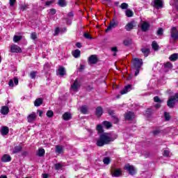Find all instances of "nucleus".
Masks as SVG:
<instances>
[{
	"mask_svg": "<svg viewBox=\"0 0 178 178\" xmlns=\"http://www.w3.org/2000/svg\"><path fill=\"white\" fill-rule=\"evenodd\" d=\"M117 137L116 135L113 136L108 133L102 134L97 140L96 145H97V147H104V145H106L112 143V141H115Z\"/></svg>",
	"mask_w": 178,
	"mask_h": 178,
	"instance_id": "f257e3e1",
	"label": "nucleus"
},
{
	"mask_svg": "<svg viewBox=\"0 0 178 178\" xmlns=\"http://www.w3.org/2000/svg\"><path fill=\"white\" fill-rule=\"evenodd\" d=\"M178 40V30L176 27H172L170 31V44H175Z\"/></svg>",
	"mask_w": 178,
	"mask_h": 178,
	"instance_id": "f03ea898",
	"label": "nucleus"
},
{
	"mask_svg": "<svg viewBox=\"0 0 178 178\" xmlns=\"http://www.w3.org/2000/svg\"><path fill=\"white\" fill-rule=\"evenodd\" d=\"M119 26V22L118 20L113 19L109 25L108 26L107 29H106V33H108V31H111L113 29H115V27H118Z\"/></svg>",
	"mask_w": 178,
	"mask_h": 178,
	"instance_id": "7ed1b4c3",
	"label": "nucleus"
},
{
	"mask_svg": "<svg viewBox=\"0 0 178 178\" xmlns=\"http://www.w3.org/2000/svg\"><path fill=\"white\" fill-rule=\"evenodd\" d=\"M152 6L155 9H162L163 8V1L162 0H154L152 2Z\"/></svg>",
	"mask_w": 178,
	"mask_h": 178,
	"instance_id": "20e7f679",
	"label": "nucleus"
},
{
	"mask_svg": "<svg viewBox=\"0 0 178 178\" xmlns=\"http://www.w3.org/2000/svg\"><path fill=\"white\" fill-rule=\"evenodd\" d=\"M124 169L125 170H127V172L129 173V175H131V176L136 175V170L134 166L130 165V164H127L124 167Z\"/></svg>",
	"mask_w": 178,
	"mask_h": 178,
	"instance_id": "39448f33",
	"label": "nucleus"
},
{
	"mask_svg": "<svg viewBox=\"0 0 178 178\" xmlns=\"http://www.w3.org/2000/svg\"><path fill=\"white\" fill-rule=\"evenodd\" d=\"M133 65L135 69H141V67L143 66V60L140 58H134Z\"/></svg>",
	"mask_w": 178,
	"mask_h": 178,
	"instance_id": "423d86ee",
	"label": "nucleus"
},
{
	"mask_svg": "<svg viewBox=\"0 0 178 178\" xmlns=\"http://www.w3.org/2000/svg\"><path fill=\"white\" fill-rule=\"evenodd\" d=\"M81 84H80V81H79V79H76L74 81V83L71 86V90L72 91H75L76 92H77V91H79V88H80L81 87Z\"/></svg>",
	"mask_w": 178,
	"mask_h": 178,
	"instance_id": "0eeeda50",
	"label": "nucleus"
},
{
	"mask_svg": "<svg viewBox=\"0 0 178 178\" xmlns=\"http://www.w3.org/2000/svg\"><path fill=\"white\" fill-rule=\"evenodd\" d=\"M98 63V58L95 55H91L88 58V63L89 65H95Z\"/></svg>",
	"mask_w": 178,
	"mask_h": 178,
	"instance_id": "6e6552de",
	"label": "nucleus"
},
{
	"mask_svg": "<svg viewBox=\"0 0 178 178\" xmlns=\"http://www.w3.org/2000/svg\"><path fill=\"white\" fill-rule=\"evenodd\" d=\"M111 175L113 177H119L122 175V170L120 169L113 168Z\"/></svg>",
	"mask_w": 178,
	"mask_h": 178,
	"instance_id": "1a4fd4ad",
	"label": "nucleus"
},
{
	"mask_svg": "<svg viewBox=\"0 0 178 178\" xmlns=\"http://www.w3.org/2000/svg\"><path fill=\"white\" fill-rule=\"evenodd\" d=\"M10 51L13 53H19L22 52V49L20 48V47L16 45V44H12L10 46Z\"/></svg>",
	"mask_w": 178,
	"mask_h": 178,
	"instance_id": "9d476101",
	"label": "nucleus"
},
{
	"mask_svg": "<svg viewBox=\"0 0 178 178\" xmlns=\"http://www.w3.org/2000/svg\"><path fill=\"white\" fill-rule=\"evenodd\" d=\"M141 30L143 32H147V30L149 29L150 25L149 23H148L147 22H143L141 24Z\"/></svg>",
	"mask_w": 178,
	"mask_h": 178,
	"instance_id": "9b49d317",
	"label": "nucleus"
},
{
	"mask_svg": "<svg viewBox=\"0 0 178 178\" xmlns=\"http://www.w3.org/2000/svg\"><path fill=\"white\" fill-rule=\"evenodd\" d=\"M35 119H37V114L35 113H32L27 117L29 123H33Z\"/></svg>",
	"mask_w": 178,
	"mask_h": 178,
	"instance_id": "f8f14e48",
	"label": "nucleus"
},
{
	"mask_svg": "<svg viewBox=\"0 0 178 178\" xmlns=\"http://www.w3.org/2000/svg\"><path fill=\"white\" fill-rule=\"evenodd\" d=\"M108 113H109V115H111L112 116L113 122L115 124L119 123V118H118V117H116V115H115V111H113L112 110H109Z\"/></svg>",
	"mask_w": 178,
	"mask_h": 178,
	"instance_id": "ddd939ff",
	"label": "nucleus"
},
{
	"mask_svg": "<svg viewBox=\"0 0 178 178\" xmlns=\"http://www.w3.org/2000/svg\"><path fill=\"white\" fill-rule=\"evenodd\" d=\"M132 87L133 86L131 85H127V86H125L124 88L120 92L121 95H123L124 94H127L129 91H131Z\"/></svg>",
	"mask_w": 178,
	"mask_h": 178,
	"instance_id": "4468645a",
	"label": "nucleus"
},
{
	"mask_svg": "<svg viewBox=\"0 0 178 178\" xmlns=\"http://www.w3.org/2000/svg\"><path fill=\"white\" fill-rule=\"evenodd\" d=\"M175 104H176V102L172 97H170L167 102V105L169 108H175Z\"/></svg>",
	"mask_w": 178,
	"mask_h": 178,
	"instance_id": "2eb2a0df",
	"label": "nucleus"
},
{
	"mask_svg": "<svg viewBox=\"0 0 178 178\" xmlns=\"http://www.w3.org/2000/svg\"><path fill=\"white\" fill-rule=\"evenodd\" d=\"M124 118L126 120H131L134 118V113L129 111L125 113Z\"/></svg>",
	"mask_w": 178,
	"mask_h": 178,
	"instance_id": "dca6fc26",
	"label": "nucleus"
},
{
	"mask_svg": "<svg viewBox=\"0 0 178 178\" xmlns=\"http://www.w3.org/2000/svg\"><path fill=\"white\" fill-rule=\"evenodd\" d=\"M2 162H10L12 161V157L8 154H4L1 158Z\"/></svg>",
	"mask_w": 178,
	"mask_h": 178,
	"instance_id": "f3484780",
	"label": "nucleus"
},
{
	"mask_svg": "<svg viewBox=\"0 0 178 178\" xmlns=\"http://www.w3.org/2000/svg\"><path fill=\"white\" fill-rule=\"evenodd\" d=\"M133 29H134V22H129L125 26V30L127 31H131Z\"/></svg>",
	"mask_w": 178,
	"mask_h": 178,
	"instance_id": "a211bd4d",
	"label": "nucleus"
},
{
	"mask_svg": "<svg viewBox=\"0 0 178 178\" xmlns=\"http://www.w3.org/2000/svg\"><path fill=\"white\" fill-rule=\"evenodd\" d=\"M1 113L2 115H8V113H9V107L7 106H2L1 109Z\"/></svg>",
	"mask_w": 178,
	"mask_h": 178,
	"instance_id": "6ab92c4d",
	"label": "nucleus"
},
{
	"mask_svg": "<svg viewBox=\"0 0 178 178\" xmlns=\"http://www.w3.org/2000/svg\"><path fill=\"white\" fill-rule=\"evenodd\" d=\"M141 52L142 54H143L145 58H147V56L149 55L150 51H149V49L143 47L141 49Z\"/></svg>",
	"mask_w": 178,
	"mask_h": 178,
	"instance_id": "aec40b11",
	"label": "nucleus"
},
{
	"mask_svg": "<svg viewBox=\"0 0 178 178\" xmlns=\"http://www.w3.org/2000/svg\"><path fill=\"white\" fill-rule=\"evenodd\" d=\"M23 149V147L22 145L15 146L13 150V154H18V152H20Z\"/></svg>",
	"mask_w": 178,
	"mask_h": 178,
	"instance_id": "412c9836",
	"label": "nucleus"
},
{
	"mask_svg": "<svg viewBox=\"0 0 178 178\" xmlns=\"http://www.w3.org/2000/svg\"><path fill=\"white\" fill-rule=\"evenodd\" d=\"M102 113H104V111L102 110V107L98 106L96 108V115L98 116V117L102 116Z\"/></svg>",
	"mask_w": 178,
	"mask_h": 178,
	"instance_id": "4be33fe9",
	"label": "nucleus"
},
{
	"mask_svg": "<svg viewBox=\"0 0 178 178\" xmlns=\"http://www.w3.org/2000/svg\"><path fill=\"white\" fill-rule=\"evenodd\" d=\"M35 106H40L42 105V98H38L34 102Z\"/></svg>",
	"mask_w": 178,
	"mask_h": 178,
	"instance_id": "5701e85b",
	"label": "nucleus"
},
{
	"mask_svg": "<svg viewBox=\"0 0 178 178\" xmlns=\"http://www.w3.org/2000/svg\"><path fill=\"white\" fill-rule=\"evenodd\" d=\"M170 60L171 62H176L178 59V54H173L169 57Z\"/></svg>",
	"mask_w": 178,
	"mask_h": 178,
	"instance_id": "b1692460",
	"label": "nucleus"
},
{
	"mask_svg": "<svg viewBox=\"0 0 178 178\" xmlns=\"http://www.w3.org/2000/svg\"><path fill=\"white\" fill-rule=\"evenodd\" d=\"M56 154H63V147L60 145L56 146Z\"/></svg>",
	"mask_w": 178,
	"mask_h": 178,
	"instance_id": "393cba45",
	"label": "nucleus"
},
{
	"mask_svg": "<svg viewBox=\"0 0 178 178\" xmlns=\"http://www.w3.org/2000/svg\"><path fill=\"white\" fill-rule=\"evenodd\" d=\"M9 133V128L8 127H3L1 128L2 136H6Z\"/></svg>",
	"mask_w": 178,
	"mask_h": 178,
	"instance_id": "a878e982",
	"label": "nucleus"
},
{
	"mask_svg": "<svg viewBox=\"0 0 178 178\" xmlns=\"http://www.w3.org/2000/svg\"><path fill=\"white\" fill-rule=\"evenodd\" d=\"M63 119H64L65 120H70V119H72V114L69 113H65L63 115Z\"/></svg>",
	"mask_w": 178,
	"mask_h": 178,
	"instance_id": "bb28decb",
	"label": "nucleus"
},
{
	"mask_svg": "<svg viewBox=\"0 0 178 178\" xmlns=\"http://www.w3.org/2000/svg\"><path fill=\"white\" fill-rule=\"evenodd\" d=\"M81 54V51L79 49H76L74 51H72V55L74 58H79Z\"/></svg>",
	"mask_w": 178,
	"mask_h": 178,
	"instance_id": "cd10ccee",
	"label": "nucleus"
},
{
	"mask_svg": "<svg viewBox=\"0 0 178 178\" xmlns=\"http://www.w3.org/2000/svg\"><path fill=\"white\" fill-rule=\"evenodd\" d=\"M38 156H44L45 155V149L40 148L37 152Z\"/></svg>",
	"mask_w": 178,
	"mask_h": 178,
	"instance_id": "c85d7f7f",
	"label": "nucleus"
},
{
	"mask_svg": "<svg viewBox=\"0 0 178 178\" xmlns=\"http://www.w3.org/2000/svg\"><path fill=\"white\" fill-rule=\"evenodd\" d=\"M58 74L60 76H65V74H66V70H65V67H60L58 68Z\"/></svg>",
	"mask_w": 178,
	"mask_h": 178,
	"instance_id": "c756f323",
	"label": "nucleus"
},
{
	"mask_svg": "<svg viewBox=\"0 0 178 178\" xmlns=\"http://www.w3.org/2000/svg\"><path fill=\"white\" fill-rule=\"evenodd\" d=\"M81 112L83 115H86V113H88V108H87V106H82L81 107Z\"/></svg>",
	"mask_w": 178,
	"mask_h": 178,
	"instance_id": "7c9ffc66",
	"label": "nucleus"
},
{
	"mask_svg": "<svg viewBox=\"0 0 178 178\" xmlns=\"http://www.w3.org/2000/svg\"><path fill=\"white\" fill-rule=\"evenodd\" d=\"M152 47L154 51H158V49H159V45H158V43L155 41L152 42Z\"/></svg>",
	"mask_w": 178,
	"mask_h": 178,
	"instance_id": "2f4dec72",
	"label": "nucleus"
},
{
	"mask_svg": "<svg viewBox=\"0 0 178 178\" xmlns=\"http://www.w3.org/2000/svg\"><path fill=\"white\" fill-rule=\"evenodd\" d=\"M54 168L56 170H62V168H63V165H62L60 163H58L54 165Z\"/></svg>",
	"mask_w": 178,
	"mask_h": 178,
	"instance_id": "473e14b6",
	"label": "nucleus"
},
{
	"mask_svg": "<svg viewBox=\"0 0 178 178\" xmlns=\"http://www.w3.org/2000/svg\"><path fill=\"white\" fill-rule=\"evenodd\" d=\"M96 130L100 134H102V133H104V128H102V125H101V124H98L97 126Z\"/></svg>",
	"mask_w": 178,
	"mask_h": 178,
	"instance_id": "72a5a7b5",
	"label": "nucleus"
},
{
	"mask_svg": "<svg viewBox=\"0 0 178 178\" xmlns=\"http://www.w3.org/2000/svg\"><path fill=\"white\" fill-rule=\"evenodd\" d=\"M103 124L105 127H106V129H111V127H112V123L108 121L103 122Z\"/></svg>",
	"mask_w": 178,
	"mask_h": 178,
	"instance_id": "f704fd0d",
	"label": "nucleus"
},
{
	"mask_svg": "<svg viewBox=\"0 0 178 178\" xmlns=\"http://www.w3.org/2000/svg\"><path fill=\"white\" fill-rule=\"evenodd\" d=\"M131 42L132 41L131 39H126L123 41V44L125 47H129V45L131 44Z\"/></svg>",
	"mask_w": 178,
	"mask_h": 178,
	"instance_id": "c9c22d12",
	"label": "nucleus"
},
{
	"mask_svg": "<svg viewBox=\"0 0 178 178\" xmlns=\"http://www.w3.org/2000/svg\"><path fill=\"white\" fill-rule=\"evenodd\" d=\"M22 38L23 37H22V35H15L13 38V41L14 42H19V41H20Z\"/></svg>",
	"mask_w": 178,
	"mask_h": 178,
	"instance_id": "e433bc0d",
	"label": "nucleus"
},
{
	"mask_svg": "<svg viewBox=\"0 0 178 178\" xmlns=\"http://www.w3.org/2000/svg\"><path fill=\"white\" fill-rule=\"evenodd\" d=\"M58 4L59 6H61L63 8L64 6H66V1L65 0H58Z\"/></svg>",
	"mask_w": 178,
	"mask_h": 178,
	"instance_id": "4c0bfd02",
	"label": "nucleus"
},
{
	"mask_svg": "<svg viewBox=\"0 0 178 178\" xmlns=\"http://www.w3.org/2000/svg\"><path fill=\"white\" fill-rule=\"evenodd\" d=\"M133 11H131V10H126V16L127 17H133Z\"/></svg>",
	"mask_w": 178,
	"mask_h": 178,
	"instance_id": "58836bf2",
	"label": "nucleus"
},
{
	"mask_svg": "<svg viewBox=\"0 0 178 178\" xmlns=\"http://www.w3.org/2000/svg\"><path fill=\"white\" fill-rule=\"evenodd\" d=\"M164 67L167 69H172V67H173V65L170 62H167L164 64Z\"/></svg>",
	"mask_w": 178,
	"mask_h": 178,
	"instance_id": "ea45409f",
	"label": "nucleus"
},
{
	"mask_svg": "<svg viewBox=\"0 0 178 178\" xmlns=\"http://www.w3.org/2000/svg\"><path fill=\"white\" fill-rule=\"evenodd\" d=\"M103 162L104 165H109V163H111V159H109V157H105L103 159Z\"/></svg>",
	"mask_w": 178,
	"mask_h": 178,
	"instance_id": "a19ab883",
	"label": "nucleus"
},
{
	"mask_svg": "<svg viewBox=\"0 0 178 178\" xmlns=\"http://www.w3.org/2000/svg\"><path fill=\"white\" fill-rule=\"evenodd\" d=\"M120 8H121V9H127V8H129V4H127V3H122L120 6Z\"/></svg>",
	"mask_w": 178,
	"mask_h": 178,
	"instance_id": "79ce46f5",
	"label": "nucleus"
},
{
	"mask_svg": "<svg viewBox=\"0 0 178 178\" xmlns=\"http://www.w3.org/2000/svg\"><path fill=\"white\" fill-rule=\"evenodd\" d=\"M27 9H29V5L24 4L21 6V10H22V12H24V10H27Z\"/></svg>",
	"mask_w": 178,
	"mask_h": 178,
	"instance_id": "37998d69",
	"label": "nucleus"
},
{
	"mask_svg": "<svg viewBox=\"0 0 178 178\" xmlns=\"http://www.w3.org/2000/svg\"><path fill=\"white\" fill-rule=\"evenodd\" d=\"M83 37H85L87 40H92V37H91V35L87 33H83Z\"/></svg>",
	"mask_w": 178,
	"mask_h": 178,
	"instance_id": "c03bdc74",
	"label": "nucleus"
},
{
	"mask_svg": "<svg viewBox=\"0 0 178 178\" xmlns=\"http://www.w3.org/2000/svg\"><path fill=\"white\" fill-rule=\"evenodd\" d=\"M164 118L167 121L170 120V115H169L168 113H166V112L164 113Z\"/></svg>",
	"mask_w": 178,
	"mask_h": 178,
	"instance_id": "a18cd8bd",
	"label": "nucleus"
},
{
	"mask_svg": "<svg viewBox=\"0 0 178 178\" xmlns=\"http://www.w3.org/2000/svg\"><path fill=\"white\" fill-rule=\"evenodd\" d=\"M47 118H52L54 116V111H48L47 113Z\"/></svg>",
	"mask_w": 178,
	"mask_h": 178,
	"instance_id": "49530a36",
	"label": "nucleus"
},
{
	"mask_svg": "<svg viewBox=\"0 0 178 178\" xmlns=\"http://www.w3.org/2000/svg\"><path fill=\"white\" fill-rule=\"evenodd\" d=\"M157 35H163V29L162 28H159L157 31Z\"/></svg>",
	"mask_w": 178,
	"mask_h": 178,
	"instance_id": "de8ad7c7",
	"label": "nucleus"
},
{
	"mask_svg": "<svg viewBox=\"0 0 178 178\" xmlns=\"http://www.w3.org/2000/svg\"><path fill=\"white\" fill-rule=\"evenodd\" d=\"M35 76H37V72H31L30 73L31 79H35Z\"/></svg>",
	"mask_w": 178,
	"mask_h": 178,
	"instance_id": "09e8293b",
	"label": "nucleus"
},
{
	"mask_svg": "<svg viewBox=\"0 0 178 178\" xmlns=\"http://www.w3.org/2000/svg\"><path fill=\"white\" fill-rule=\"evenodd\" d=\"M154 102H162V100L158 96L154 97Z\"/></svg>",
	"mask_w": 178,
	"mask_h": 178,
	"instance_id": "8fccbe9b",
	"label": "nucleus"
},
{
	"mask_svg": "<svg viewBox=\"0 0 178 178\" xmlns=\"http://www.w3.org/2000/svg\"><path fill=\"white\" fill-rule=\"evenodd\" d=\"M31 38L32 40H35L37 38V33H32L31 34Z\"/></svg>",
	"mask_w": 178,
	"mask_h": 178,
	"instance_id": "3c124183",
	"label": "nucleus"
},
{
	"mask_svg": "<svg viewBox=\"0 0 178 178\" xmlns=\"http://www.w3.org/2000/svg\"><path fill=\"white\" fill-rule=\"evenodd\" d=\"M170 154V152H169V150H164L163 156H169Z\"/></svg>",
	"mask_w": 178,
	"mask_h": 178,
	"instance_id": "603ef678",
	"label": "nucleus"
},
{
	"mask_svg": "<svg viewBox=\"0 0 178 178\" xmlns=\"http://www.w3.org/2000/svg\"><path fill=\"white\" fill-rule=\"evenodd\" d=\"M172 97L175 102H178V93L175 94Z\"/></svg>",
	"mask_w": 178,
	"mask_h": 178,
	"instance_id": "864d4df0",
	"label": "nucleus"
},
{
	"mask_svg": "<svg viewBox=\"0 0 178 178\" xmlns=\"http://www.w3.org/2000/svg\"><path fill=\"white\" fill-rule=\"evenodd\" d=\"M15 3H16V0H10V6H14Z\"/></svg>",
	"mask_w": 178,
	"mask_h": 178,
	"instance_id": "5fc2aeb1",
	"label": "nucleus"
},
{
	"mask_svg": "<svg viewBox=\"0 0 178 178\" xmlns=\"http://www.w3.org/2000/svg\"><path fill=\"white\" fill-rule=\"evenodd\" d=\"M8 85L10 87H13V79H10L9 82H8Z\"/></svg>",
	"mask_w": 178,
	"mask_h": 178,
	"instance_id": "6e6d98bb",
	"label": "nucleus"
},
{
	"mask_svg": "<svg viewBox=\"0 0 178 178\" xmlns=\"http://www.w3.org/2000/svg\"><path fill=\"white\" fill-rule=\"evenodd\" d=\"M56 13V10L52 8L50 10V15H55Z\"/></svg>",
	"mask_w": 178,
	"mask_h": 178,
	"instance_id": "4d7b16f0",
	"label": "nucleus"
},
{
	"mask_svg": "<svg viewBox=\"0 0 178 178\" xmlns=\"http://www.w3.org/2000/svg\"><path fill=\"white\" fill-rule=\"evenodd\" d=\"M59 31H60L59 28H56V30H55L54 35H58L59 34Z\"/></svg>",
	"mask_w": 178,
	"mask_h": 178,
	"instance_id": "13d9d810",
	"label": "nucleus"
},
{
	"mask_svg": "<svg viewBox=\"0 0 178 178\" xmlns=\"http://www.w3.org/2000/svg\"><path fill=\"white\" fill-rule=\"evenodd\" d=\"M14 83L15 84V86H17V84H19V79L17 78H14Z\"/></svg>",
	"mask_w": 178,
	"mask_h": 178,
	"instance_id": "bf43d9fd",
	"label": "nucleus"
},
{
	"mask_svg": "<svg viewBox=\"0 0 178 178\" xmlns=\"http://www.w3.org/2000/svg\"><path fill=\"white\" fill-rule=\"evenodd\" d=\"M111 51L113 52H118V47H112Z\"/></svg>",
	"mask_w": 178,
	"mask_h": 178,
	"instance_id": "052dcab7",
	"label": "nucleus"
},
{
	"mask_svg": "<svg viewBox=\"0 0 178 178\" xmlns=\"http://www.w3.org/2000/svg\"><path fill=\"white\" fill-rule=\"evenodd\" d=\"M136 71L135 72V76H138L140 73V68H136Z\"/></svg>",
	"mask_w": 178,
	"mask_h": 178,
	"instance_id": "680f3d73",
	"label": "nucleus"
},
{
	"mask_svg": "<svg viewBox=\"0 0 178 178\" xmlns=\"http://www.w3.org/2000/svg\"><path fill=\"white\" fill-rule=\"evenodd\" d=\"M175 5L177 10H178V0H175Z\"/></svg>",
	"mask_w": 178,
	"mask_h": 178,
	"instance_id": "e2e57ef3",
	"label": "nucleus"
},
{
	"mask_svg": "<svg viewBox=\"0 0 178 178\" xmlns=\"http://www.w3.org/2000/svg\"><path fill=\"white\" fill-rule=\"evenodd\" d=\"M76 47H77V48H81V43H80V42H76Z\"/></svg>",
	"mask_w": 178,
	"mask_h": 178,
	"instance_id": "0e129e2a",
	"label": "nucleus"
},
{
	"mask_svg": "<svg viewBox=\"0 0 178 178\" xmlns=\"http://www.w3.org/2000/svg\"><path fill=\"white\" fill-rule=\"evenodd\" d=\"M52 3H54V1H47V2H46V5H47V6H49V5H51Z\"/></svg>",
	"mask_w": 178,
	"mask_h": 178,
	"instance_id": "69168bd1",
	"label": "nucleus"
},
{
	"mask_svg": "<svg viewBox=\"0 0 178 178\" xmlns=\"http://www.w3.org/2000/svg\"><path fill=\"white\" fill-rule=\"evenodd\" d=\"M153 134H154V136H156L157 134H159V131H158V130L154 131H153Z\"/></svg>",
	"mask_w": 178,
	"mask_h": 178,
	"instance_id": "338daca9",
	"label": "nucleus"
},
{
	"mask_svg": "<svg viewBox=\"0 0 178 178\" xmlns=\"http://www.w3.org/2000/svg\"><path fill=\"white\" fill-rule=\"evenodd\" d=\"M43 178H48V174H42Z\"/></svg>",
	"mask_w": 178,
	"mask_h": 178,
	"instance_id": "774afa93",
	"label": "nucleus"
}]
</instances>
